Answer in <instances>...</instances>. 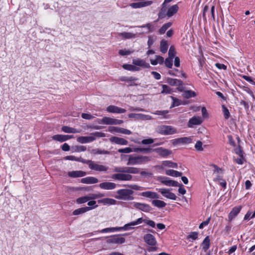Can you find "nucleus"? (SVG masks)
I'll return each mask as SVG.
<instances>
[{"label": "nucleus", "mask_w": 255, "mask_h": 255, "mask_svg": "<svg viewBox=\"0 0 255 255\" xmlns=\"http://www.w3.org/2000/svg\"><path fill=\"white\" fill-rule=\"evenodd\" d=\"M114 171L118 173L114 174L112 176L113 179L119 181H130L132 176L130 174H137L139 173V169L134 167H116Z\"/></svg>", "instance_id": "f257e3e1"}, {"label": "nucleus", "mask_w": 255, "mask_h": 255, "mask_svg": "<svg viewBox=\"0 0 255 255\" xmlns=\"http://www.w3.org/2000/svg\"><path fill=\"white\" fill-rule=\"evenodd\" d=\"M151 160V158L149 156L143 155H129L128 165H138L145 164L149 162Z\"/></svg>", "instance_id": "f03ea898"}, {"label": "nucleus", "mask_w": 255, "mask_h": 255, "mask_svg": "<svg viewBox=\"0 0 255 255\" xmlns=\"http://www.w3.org/2000/svg\"><path fill=\"white\" fill-rule=\"evenodd\" d=\"M133 190L128 189H121L117 191L118 195L116 197L117 199L123 200H132L134 198Z\"/></svg>", "instance_id": "7ed1b4c3"}, {"label": "nucleus", "mask_w": 255, "mask_h": 255, "mask_svg": "<svg viewBox=\"0 0 255 255\" xmlns=\"http://www.w3.org/2000/svg\"><path fill=\"white\" fill-rule=\"evenodd\" d=\"M157 131L163 135H170L177 133V129L170 126H161L158 127Z\"/></svg>", "instance_id": "20e7f679"}, {"label": "nucleus", "mask_w": 255, "mask_h": 255, "mask_svg": "<svg viewBox=\"0 0 255 255\" xmlns=\"http://www.w3.org/2000/svg\"><path fill=\"white\" fill-rule=\"evenodd\" d=\"M107 238L106 243L108 244H124L126 240L124 238L120 237V235H115L111 236Z\"/></svg>", "instance_id": "39448f33"}, {"label": "nucleus", "mask_w": 255, "mask_h": 255, "mask_svg": "<svg viewBox=\"0 0 255 255\" xmlns=\"http://www.w3.org/2000/svg\"><path fill=\"white\" fill-rule=\"evenodd\" d=\"M167 83L172 86H178L177 89L179 91L182 92L184 90L183 83L180 80L168 78Z\"/></svg>", "instance_id": "423d86ee"}, {"label": "nucleus", "mask_w": 255, "mask_h": 255, "mask_svg": "<svg viewBox=\"0 0 255 255\" xmlns=\"http://www.w3.org/2000/svg\"><path fill=\"white\" fill-rule=\"evenodd\" d=\"M203 122V119L199 116H194L190 119L188 123L187 126L188 128H192L194 126H198L201 125Z\"/></svg>", "instance_id": "0eeeda50"}, {"label": "nucleus", "mask_w": 255, "mask_h": 255, "mask_svg": "<svg viewBox=\"0 0 255 255\" xmlns=\"http://www.w3.org/2000/svg\"><path fill=\"white\" fill-rule=\"evenodd\" d=\"M158 190L159 192L167 198L173 200H175L177 198L176 195L174 193L171 192L170 190L169 189L160 188Z\"/></svg>", "instance_id": "6e6552de"}, {"label": "nucleus", "mask_w": 255, "mask_h": 255, "mask_svg": "<svg viewBox=\"0 0 255 255\" xmlns=\"http://www.w3.org/2000/svg\"><path fill=\"white\" fill-rule=\"evenodd\" d=\"M133 206L136 209L144 212H149L152 210V208L149 205L145 203L135 202L134 203Z\"/></svg>", "instance_id": "1a4fd4ad"}, {"label": "nucleus", "mask_w": 255, "mask_h": 255, "mask_svg": "<svg viewBox=\"0 0 255 255\" xmlns=\"http://www.w3.org/2000/svg\"><path fill=\"white\" fill-rule=\"evenodd\" d=\"M144 242L149 246H154L157 244L155 238L150 234H147L143 237Z\"/></svg>", "instance_id": "9d476101"}, {"label": "nucleus", "mask_w": 255, "mask_h": 255, "mask_svg": "<svg viewBox=\"0 0 255 255\" xmlns=\"http://www.w3.org/2000/svg\"><path fill=\"white\" fill-rule=\"evenodd\" d=\"M192 139L190 137H183L178 138H175L172 140V143L173 145L177 144H184L191 143Z\"/></svg>", "instance_id": "9b49d317"}, {"label": "nucleus", "mask_w": 255, "mask_h": 255, "mask_svg": "<svg viewBox=\"0 0 255 255\" xmlns=\"http://www.w3.org/2000/svg\"><path fill=\"white\" fill-rule=\"evenodd\" d=\"M152 1L151 0H146L143 1H139L137 2H133L130 4V6L133 8H138L145 7L151 5Z\"/></svg>", "instance_id": "f8f14e48"}, {"label": "nucleus", "mask_w": 255, "mask_h": 255, "mask_svg": "<svg viewBox=\"0 0 255 255\" xmlns=\"http://www.w3.org/2000/svg\"><path fill=\"white\" fill-rule=\"evenodd\" d=\"M89 168L95 171H107L108 169V167L98 164L92 161L91 165H89Z\"/></svg>", "instance_id": "ddd939ff"}, {"label": "nucleus", "mask_w": 255, "mask_h": 255, "mask_svg": "<svg viewBox=\"0 0 255 255\" xmlns=\"http://www.w3.org/2000/svg\"><path fill=\"white\" fill-rule=\"evenodd\" d=\"M128 117L129 118L141 119L143 120H150L152 119L150 116L143 115L142 114L131 113L128 114Z\"/></svg>", "instance_id": "4468645a"}, {"label": "nucleus", "mask_w": 255, "mask_h": 255, "mask_svg": "<svg viewBox=\"0 0 255 255\" xmlns=\"http://www.w3.org/2000/svg\"><path fill=\"white\" fill-rule=\"evenodd\" d=\"M107 111L112 113L122 114L125 113L126 110L117 106L111 105L107 108Z\"/></svg>", "instance_id": "2eb2a0df"}, {"label": "nucleus", "mask_w": 255, "mask_h": 255, "mask_svg": "<svg viewBox=\"0 0 255 255\" xmlns=\"http://www.w3.org/2000/svg\"><path fill=\"white\" fill-rule=\"evenodd\" d=\"M99 186L103 189L105 190H112L115 189L117 185L116 183L110 182H105L100 183Z\"/></svg>", "instance_id": "dca6fc26"}, {"label": "nucleus", "mask_w": 255, "mask_h": 255, "mask_svg": "<svg viewBox=\"0 0 255 255\" xmlns=\"http://www.w3.org/2000/svg\"><path fill=\"white\" fill-rule=\"evenodd\" d=\"M153 151L157 152L159 155L163 157L167 156L172 153L171 150L162 147L154 148L153 149Z\"/></svg>", "instance_id": "f3484780"}, {"label": "nucleus", "mask_w": 255, "mask_h": 255, "mask_svg": "<svg viewBox=\"0 0 255 255\" xmlns=\"http://www.w3.org/2000/svg\"><path fill=\"white\" fill-rule=\"evenodd\" d=\"M132 63L135 66H140L143 68H147L150 67L149 64L144 60L139 58L133 59Z\"/></svg>", "instance_id": "a211bd4d"}, {"label": "nucleus", "mask_w": 255, "mask_h": 255, "mask_svg": "<svg viewBox=\"0 0 255 255\" xmlns=\"http://www.w3.org/2000/svg\"><path fill=\"white\" fill-rule=\"evenodd\" d=\"M98 207V205L95 206V207H85L78 208L76 210H75L73 212V215H78L80 214H82L89 210H91L93 209H94Z\"/></svg>", "instance_id": "6ab92c4d"}, {"label": "nucleus", "mask_w": 255, "mask_h": 255, "mask_svg": "<svg viewBox=\"0 0 255 255\" xmlns=\"http://www.w3.org/2000/svg\"><path fill=\"white\" fill-rule=\"evenodd\" d=\"M242 209V206H236L234 207L232 211L229 213L228 218L229 220L231 221L240 212Z\"/></svg>", "instance_id": "aec40b11"}, {"label": "nucleus", "mask_w": 255, "mask_h": 255, "mask_svg": "<svg viewBox=\"0 0 255 255\" xmlns=\"http://www.w3.org/2000/svg\"><path fill=\"white\" fill-rule=\"evenodd\" d=\"M110 140L112 142H114L116 144H120V145H127L128 144V140H127L126 139H125L123 138L119 137L117 136L111 137L110 138Z\"/></svg>", "instance_id": "412c9836"}, {"label": "nucleus", "mask_w": 255, "mask_h": 255, "mask_svg": "<svg viewBox=\"0 0 255 255\" xmlns=\"http://www.w3.org/2000/svg\"><path fill=\"white\" fill-rule=\"evenodd\" d=\"M140 195L144 197L150 199H159V195L156 193L150 191H147L142 192Z\"/></svg>", "instance_id": "4be33fe9"}, {"label": "nucleus", "mask_w": 255, "mask_h": 255, "mask_svg": "<svg viewBox=\"0 0 255 255\" xmlns=\"http://www.w3.org/2000/svg\"><path fill=\"white\" fill-rule=\"evenodd\" d=\"M86 174V172L81 170L69 171L68 173V176L72 178L83 177Z\"/></svg>", "instance_id": "5701e85b"}, {"label": "nucleus", "mask_w": 255, "mask_h": 255, "mask_svg": "<svg viewBox=\"0 0 255 255\" xmlns=\"http://www.w3.org/2000/svg\"><path fill=\"white\" fill-rule=\"evenodd\" d=\"M96 139L94 136H79L77 138V140L78 142L81 143H86L92 142Z\"/></svg>", "instance_id": "b1692460"}, {"label": "nucleus", "mask_w": 255, "mask_h": 255, "mask_svg": "<svg viewBox=\"0 0 255 255\" xmlns=\"http://www.w3.org/2000/svg\"><path fill=\"white\" fill-rule=\"evenodd\" d=\"M98 182V179L94 177H87L81 179V182L84 184H95Z\"/></svg>", "instance_id": "393cba45"}, {"label": "nucleus", "mask_w": 255, "mask_h": 255, "mask_svg": "<svg viewBox=\"0 0 255 255\" xmlns=\"http://www.w3.org/2000/svg\"><path fill=\"white\" fill-rule=\"evenodd\" d=\"M179 7L177 4H174L169 7L167 10L166 14L168 17L172 16L178 10Z\"/></svg>", "instance_id": "a878e982"}, {"label": "nucleus", "mask_w": 255, "mask_h": 255, "mask_svg": "<svg viewBox=\"0 0 255 255\" xmlns=\"http://www.w3.org/2000/svg\"><path fill=\"white\" fill-rule=\"evenodd\" d=\"M153 149L150 147L147 148H134L133 149V152L143 153H149L153 152Z\"/></svg>", "instance_id": "bb28decb"}, {"label": "nucleus", "mask_w": 255, "mask_h": 255, "mask_svg": "<svg viewBox=\"0 0 255 255\" xmlns=\"http://www.w3.org/2000/svg\"><path fill=\"white\" fill-rule=\"evenodd\" d=\"M202 249L205 252L209 249L210 246V240L209 236L206 237L202 243Z\"/></svg>", "instance_id": "cd10ccee"}, {"label": "nucleus", "mask_w": 255, "mask_h": 255, "mask_svg": "<svg viewBox=\"0 0 255 255\" xmlns=\"http://www.w3.org/2000/svg\"><path fill=\"white\" fill-rule=\"evenodd\" d=\"M113 118L105 117L102 119H99L98 123L100 124L113 125Z\"/></svg>", "instance_id": "c85d7f7f"}, {"label": "nucleus", "mask_w": 255, "mask_h": 255, "mask_svg": "<svg viewBox=\"0 0 255 255\" xmlns=\"http://www.w3.org/2000/svg\"><path fill=\"white\" fill-rule=\"evenodd\" d=\"M118 35L125 39H131L134 38L136 37V34L127 32L119 33Z\"/></svg>", "instance_id": "c756f323"}, {"label": "nucleus", "mask_w": 255, "mask_h": 255, "mask_svg": "<svg viewBox=\"0 0 255 255\" xmlns=\"http://www.w3.org/2000/svg\"><path fill=\"white\" fill-rule=\"evenodd\" d=\"M152 205L159 208H162L166 206V204L164 201L159 200H154L151 201Z\"/></svg>", "instance_id": "7c9ffc66"}, {"label": "nucleus", "mask_w": 255, "mask_h": 255, "mask_svg": "<svg viewBox=\"0 0 255 255\" xmlns=\"http://www.w3.org/2000/svg\"><path fill=\"white\" fill-rule=\"evenodd\" d=\"M168 44L167 41L164 39H162L160 41V51L163 53H165L168 49Z\"/></svg>", "instance_id": "2f4dec72"}, {"label": "nucleus", "mask_w": 255, "mask_h": 255, "mask_svg": "<svg viewBox=\"0 0 255 255\" xmlns=\"http://www.w3.org/2000/svg\"><path fill=\"white\" fill-rule=\"evenodd\" d=\"M118 227H112V228H107L104 229L102 230H98L97 231H95L94 233H92V234H95L98 233H106L108 232H114L116 231H118Z\"/></svg>", "instance_id": "473e14b6"}, {"label": "nucleus", "mask_w": 255, "mask_h": 255, "mask_svg": "<svg viewBox=\"0 0 255 255\" xmlns=\"http://www.w3.org/2000/svg\"><path fill=\"white\" fill-rule=\"evenodd\" d=\"M165 173L167 175L173 177H179L182 174V173L172 169H168L165 171Z\"/></svg>", "instance_id": "72a5a7b5"}, {"label": "nucleus", "mask_w": 255, "mask_h": 255, "mask_svg": "<svg viewBox=\"0 0 255 255\" xmlns=\"http://www.w3.org/2000/svg\"><path fill=\"white\" fill-rule=\"evenodd\" d=\"M123 68L124 69L131 71H137L140 70V68L135 65H133L131 64H124L123 65Z\"/></svg>", "instance_id": "f704fd0d"}, {"label": "nucleus", "mask_w": 255, "mask_h": 255, "mask_svg": "<svg viewBox=\"0 0 255 255\" xmlns=\"http://www.w3.org/2000/svg\"><path fill=\"white\" fill-rule=\"evenodd\" d=\"M62 130L65 133H78L79 131L75 128H71L68 126H63L61 128Z\"/></svg>", "instance_id": "c9c22d12"}, {"label": "nucleus", "mask_w": 255, "mask_h": 255, "mask_svg": "<svg viewBox=\"0 0 255 255\" xmlns=\"http://www.w3.org/2000/svg\"><path fill=\"white\" fill-rule=\"evenodd\" d=\"M196 96V93L191 90H186L184 91L183 93V97L186 99H189L192 97Z\"/></svg>", "instance_id": "e433bc0d"}, {"label": "nucleus", "mask_w": 255, "mask_h": 255, "mask_svg": "<svg viewBox=\"0 0 255 255\" xmlns=\"http://www.w3.org/2000/svg\"><path fill=\"white\" fill-rule=\"evenodd\" d=\"M162 165L163 166H167L173 168H177L178 167L177 164L176 163L168 160L163 161L162 163Z\"/></svg>", "instance_id": "4c0bfd02"}, {"label": "nucleus", "mask_w": 255, "mask_h": 255, "mask_svg": "<svg viewBox=\"0 0 255 255\" xmlns=\"http://www.w3.org/2000/svg\"><path fill=\"white\" fill-rule=\"evenodd\" d=\"M166 6H164V3L162 4V8H161L160 10L159 11L158 15L159 18H164L166 16H167L166 14Z\"/></svg>", "instance_id": "58836bf2"}, {"label": "nucleus", "mask_w": 255, "mask_h": 255, "mask_svg": "<svg viewBox=\"0 0 255 255\" xmlns=\"http://www.w3.org/2000/svg\"><path fill=\"white\" fill-rule=\"evenodd\" d=\"M86 147L84 145H76L72 146L71 150L72 152H82L86 150Z\"/></svg>", "instance_id": "ea45409f"}, {"label": "nucleus", "mask_w": 255, "mask_h": 255, "mask_svg": "<svg viewBox=\"0 0 255 255\" xmlns=\"http://www.w3.org/2000/svg\"><path fill=\"white\" fill-rule=\"evenodd\" d=\"M91 153L94 154H110V152L108 150H101L99 148H95L93 149L91 151Z\"/></svg>", "instance_id": "a19ab883"}, {"label": "nucleus", "mask_w": 255, "mask_h": 255, "mask_svg": "<svg viewBox=\"0 0 255 255\" xmlns=\"http://www.w3.org/2000/svg\"><path fill=\"white\" fill-rule=\"evenodd\" d=\"M116 202L115 200L110 198H104L98 201L99 203L110 205L114 204Z\"/></svg>", "instance_id": "79ce46f5"}, {"label": "nucleus", "mask_w": 255, "mask_h": 255, "mask_svg": "<svg viewBox=\"0 0 255 255\" xmlns=\"http://www.w3.org/2000/svg\"><path fill=\"white\" fill-rule=\"evenodd\" d=\"M162 90L161 91V94H169L173 92L172 89L166 85H162Z\"/></svg>", "instance_id": "37998d69"}, {"label": "nucleus", "mask_w": 255, "mask_h": 255, "mask_svg": "<svg viewBox=\"0 0 255 255\" xmlns=\"http://www.w3.org/2000/svg\"><path fill=\"white\" fill-rule=\"evenodd\" d=\"M157 180L166 186H168L170 180V178L167 177L161 176L158 177Z\"/></svg>", "instance_id": "c03bdc74"}, {"label": "nucleus", "mask_w": 255, "mask_h": 255, "mask_svg": "<svg viewBox=\"0 0 255 255\" xmlns=\"http://www.w3.org/2000/svg\"><path fill=\"white\" fill-rule=\"evenodd\" d=\"M172 25V23L170 22L165 23L159 29V32L160 34H164L167 29L169 28Z\"/></svg>", "instance_id": "a18cd8bd"}, {"label": "nucleus", "mask_w": 255, "mask_h": 255, "mask_svg": "<svg viewBox=\"0 0 255 255\" xmlns=\"http://www.w3.org/2000/svg\"><path fill=\"white\" fill-rule=\"evenodd\" d=\"M130 224H131V222L125 225L123 227H118V231H123V230L127 231V230H130V229H134V227H131V226H133L134 225H131Z\"/></svg>", "instance_id": "49530a36"}, {"label": "nucleus", "mask_w": 255, "mask_h": 255, "mask_svg": "<svg viewBox=\"0 0 255 255\" xmlns=\"http://www.w3.org/2000/svg\"><path fill=\"white\" fill-rule=\"evenodd\" d=\"M223 113L224 114V118L226 120L228 119L230 117V112L227 108L224 105L222 106Z\"/></svg>", "instance_id": "de8ad7c7"}, {"label": "nucleus", "mask_w": 255, "mask_h": 255, "mask_svg": "<svg viewBox=\"0 0 255 255\" xmlns=\"http://www.w3.org/2000/svg\"><path fill=\"white\" fill-rule=\"evenodd\" d=\"M89 200H90L89 196H86L78 198L76 202L78 204H82L86 203Z\"/></svg>", "instance_id": "09e8293b"}, {"label": "nucleus", "mask_w": 255, "mask_h": 255, "mask_svg": "<svg viewBox=\"0 0 255 255\" xmlns=\"http://www.w3.org/2000/svg\"><path fill=\"white\" fill-rule=\"evenodd\" d=\"M176 54L175 48L173 46H171L168 51V58L173 59Z\"/></svg>", "instance_id": "8fccbe9b"}, {"label": "nucleus", "mask_w": 255, "mask_h": 255, "mask_svg": "<svg viewBox=\"0 0 255 255\" xmlns=\"http://www.w3.org/2000/svg\"><path fill=\"white\" fill-rule=\"evenodd\" d=\"M52 139L60 142H64V135L62 134H56L52 137Z\"/></svg>", "instance_id": "3c124183"}, {"label": "nucleus", "mask_w": 255, "mask_h": 255, "mask_svg": "<svg viewBox=\"0 0 255 255\" xmlns=\"http://www.w3.org/2000/svg\"><path fill=\"white\" fill-rule=\"evenodd\" d=\"M144 223L152 228H154L156 225L155 222L153 221L150 220L148 218H145Z\"/></svg>", "instance_id": "603ef678"}, {"label": "nucleus", "mask_w": 255, "mask_h": 255, "mask_svg": "<svg viewBox=\"0 0 255 255\" xmlns=\"http://www.w3.org/2000/svg\"><path fill=\"white\" fill-rule=\"evenodd\" d=\"M133 52V51H131L126 49L120 50L119 52L120 55L122 56L128 55Z\"/></svg>", "instance_id": "864d4df0"}, {"label": "nucleus", "mask_w": 255, "mask_h": 255, "mask_svg": "<svg viewBox=\"0 0 255 255\" xmlns=\"http://www.w3.org/2000/svg\"><path fill=\"white\" fill-rule=\"evenodd\" d=\"M202 145L203 143L201 141H197L195 145V148L196 149V150L198 151H203V148L202 147Z\"/></svg>", "instance_id": "5fc2aeb1"}, {"label": "nucleus", "mask_w": 255, "mask_h": 255, "mask_svg": "<svg viewBox=\"0 0 255 255\" xmlns=\"http://www.w3.org/2000/svg\"><path fill=\"white\" fill-rule=\"evenodd\" d=\"M198 233L196 232H191L189 235H188L187 239H191L193 240H195L198 238Z\"/></svg>", "instance_id": "6e6d98bb"}, {"label": "nucleus", "mask_w": 255, "mask_h": 255, "mask_svg": "<svg viewBox=\"0 0 255 255\" xmlns=\"http://www.w3.org/2000/svg\"><path fill=\"white\" fill-rule=\"evenodd\" d=\"M172 60H173V59L169 58H167L165 59L164 63H165V66L167 67H168L169 68H172V65H173Z\"/></svg>", "instance_id": "4d7b16f0"}, {"label": "nucleus", "mask_w": 255, "mask_h": 255, "mask_svg": "<svg viewBox=\"0 0 255 255\" xmlns=\"http://www.w3.org/2000/svg\"><path fill=\"white\" fill-rule=\"evenodd\" d=\"M132 151H133V149H132L130 147H126L124 148H120L118 149V152L120 153H128Z\"/></svg>", "instance_id": "13d9d810"}, {"label": "nucleus", "mask_w": 255, "mask_h": 255, "mask_svg": "<svg viewBox=\"0 0 255 255\" xmlns=\"http://www.w3.org/2000/svg\"><path fill=\"white\" fill-rule=\"evenodd\" d=\"M142 222L145 223V219H143L142 218H139L137 219V220H136L135 221L131 222L130 224L135 226V225L140 224Z\"/></svg>", "instance_id": "bf43d9fd"}, {"label": "nucleus", "mask_w": 255, "mask_h": 255, "mask_svg": "<svg viewBox=\"0 0 255 255\" xmlns=\"http://www.w3.org/2000/svg\"><path fill=\"white\" fill-rule=\"evenodd\" d=\"M104 196V195L101 193L98 194H93L89 196L90 200L96 199L99 198L103 197Z\"/></svg>", "instance_id": "052dcab7"}, {"label": "nucleus", "mask_w": 255, "mask_h": 255, "mask_svg": "<svg viewBox=\"0 0 255 255\" xmlns=\"http://www.w3.org/2000/svg\"><path fill=\"white\" fill-rule=\"evenodd\" d=\"M118 129H119V133L128 134V135H129V134H131V131L128 129H126L124 128H119Z\"/></svg>", "instance_id": "680f3d73"}, {"label": "nucleus", "mask_w": 255, "mask_h": 255, "mask_svg": "<svg viewBox=\"0 0 255 255\" xmlns=\"http://www.w3.org/2000/svg\"><path fill=\"white\" fill-rule=\"evenodd\" d=\"M211 217H209L206 221L202 222L199 226V229H203L205 226L208 225L211 220Z\"/></svg>", "instance_id": "e2e57ef3"}, {"label": "nucleus", "mask_w": 255, "mask_h": 255, "mask_svg": "<svg viewBox=\"0 0 255 255\" xmlns=\"http://www.w3.org/2000/svg\"><path fill=\"white\" fill-rule=\"evenodd\" d=\"M154 142V139L152 138L144 139L141 140V143L143 144H150Z\"/></svg>", "instance_id": "0e129e2a"}, {"label": "nucleus", "mask_w": 255, "mask_h": 255, "mask_svg": "<svg viewBox=\"0 0 255 255\" xmlns=\"http://www.w3.org/2000/svg\"><path fill=\"white\" fill-rule=\"evenodd\" d=\"M235 153L239 155L241 157H243L244 152L243 150L241 149L240 146H239L238 148H236L235 150Z\"/></svg>", "instance_id": "69168bd1"}, {"label": "nucleus", "mask_w": 255, "mask_h": 255, "mask_svg": "<svg viewBox=\"0 0 255 255\" xmlns=\"http://www.w3.org/2000/svg\"><path fill=\"white\" fill-rule=\"evenodd\" d=\"M78 161L81 162L82 163H85L88 165L89 166V165H91L92 163V161L91 160H86L82 158H78Z\"/></svg>", "instance_id": "338daca9"}, {"label": "nucleus", "mask_w": 255, "mask_h": 255, "mask_svg": "<svg viewBox=\"0 0 255 255\" xmlns=\"http://www.w3.org/2000/svg\"><path fill=\"white\" fill-rule=\"evenodd\" d=\"M168 186L172 187H177L179 186V183L176 181L170 179Z\"/></svg>", "instance_id": "774afa93"}]
</instances>
